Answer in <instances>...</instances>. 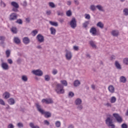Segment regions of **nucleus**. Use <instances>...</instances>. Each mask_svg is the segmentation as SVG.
<instances>
[{"instance_id":"1","label":"nucleus","mask_w":128,"mask_h":128,"mask_svg":"<svg viewBox=\"0 0 128 128\" xmlns=\"http://www.w3.org/2000/svg\"><path fill=\"white\" fill-rule=\"evenodd\" d=\"M35 105L37 108V110L39 112L40 114H44L45 118H50V116H52V113L48 112H44V110L42 108V106L40 104V103H36Z\"/></svg>"},{"instance_id":"2","label":"nucleus","mask_w":128,"mask_h":128,"mask_svg":"<svg viewBox=\"0 0 128 128\" xmlns=\"http://www.w3.org/2000/svg\"><path fill=\"white\" fill-rule=\"evenodd\" d=\"M54 90L58 94H64V86L60 84H56Z\"/></svg>"},{"instance_id":"3","label":"nucleus","mask_w":128,"mask_h":128,"mask_svg":"<svg viewBox=\"0 0 128 128\" xmlns=\"http://www.w3.org/2000/svg\"><path fill=\"white\" fill-rule=\"evenodd\" d=\"M105 122L109 128H116V125L114 124V122L112 121V118L110 116H108L105 120Z\"/></svg>"},{"instance_id":"4","label":"nucleus","mask_w":128,"mask_h":128,"mask_svg":"<svg viewBox=\"0 0 128 128\" xmlns=\"http://www.w3.org/2000/svg\"><path fill=\"white\" fill-rule=\"evenodd\" d=\"M70 24L72 28H76V20L75 18H72L70 22Z\"/></svg>"},{"instance_id":"5","label":"nucleus","mask_w":128,"mask_h":128,"mask_svg":"<svg viewBox=\"0 0 128 128\" xmlns=\"http://www.w3.org/2000/svg\"><path fill=\"white\" fill-rule=\"evenodd\" d=\"M32 72L34 74H35V76H42L44 74L42 71L40 70H32Z\"/></svg>"},{"instance_id":"6","label":"nucleus","mask_w":128,"mask_h":128,"mask_svg":"<svg viewBox=\"0 0 128 128\" xmlns=\"http://www.w3.org/2000/svg\"><path fill=\"white\" fill-rule=\"evenodd\" d=\"M113 116L115 118L116 120H117L118 122H122V118L120 116V114L116 113L113 114Z\"/></svg>"},{"instance_id":"7","label":"nucleus","mask_w":128,"mask_h":128,"mask_svg":"<svg viewBox=\"0 0 128 128\" xmlns=\"http://www.w3.org/2000/svg\"><path fill=\"white\" fill-rule=\"evenodd\" d=\"M36 40H38V42H44V37L41 34H38L36 37Z\"/></svg>"},{"instance_id":"8","label":"nucleus","mask_w":128,"mask_h":128,"mask_svg":"<svg viewBox=\"0 0 128 128\" xmlns=\"http://www.w3.org/2000/svg\"><path fill=\"white\" fill-rule=\"evenodd\" d=\"M66 56L68 60H72V52H70V51L66 50Z\"/></svg>"},{"instance_id":"9","label":"nucleus","mask_w":128,"mask_h":128,"mask_svg":"<svg viewBox=\"0 0 128 128\" xmlns=\"http://www.w3.org/2000/svg\"><path fill=\"white\" fill-rule=\"evenodd\" d=\"M42 104H52L53 102L52 100L50 98H44L42 100Z\"/></svg>"},{"instance_id":"10","label":"nucleus","mask_w":128,"mask_h":128,"mask_svg":"<svg viewBox=\"0 0 128 128\" xmlns=\"http://www.w3.org/2000/svg\"><path fill=\"white\" fill-rule=\"evenodd\" d=\"M18 19V16L16 13H12L10 14L9 17L10 20H16Z\"/></svg>"},{"instance_id":"11","label":"nucleus","mask_w":128,"mask_h":128,"mask_svg":"<svg viewBox=\"0 0 128 128\" xmlns=\"http://www.w3.org/2000/svg\"><path fill=\"white\" fill-rule=\"evenodd\" d=\"M1 67L2 68L3 70H8V68H10L8 66V64L4 62L2 64Z\"/></svg>"},{"instance_id":"12","label":"nucleus","mask_w":128,"mask_h":128,"mask_svg":"<svg viewBox=\"0 0 128 128\" xmlns=\"http://www.w3.org/2000/svg\"><path fill=\"white\" fill-rule=\"evenodd\" d=\"M22 42L24 44H28L30 42V40L28 37H24L22 39Z\"/></svg>"},{"instance_id":"13","label":"nucleus","mask_w":128,"mask_h":128,"mask_svg":"<svg viewBox=\"0 0 128 128\" xmlns=\"http://www.w3.org/2000/svg\"><path fill=\"white\" fill-rule=\"evenodd\" d=\"M90 34H92L93 36H96V28L94 27H92L90 29Z\"/></svg>"},{"instance_id":"14","label":"nucleus","mask_w":128,"mask_h":128,"mask_svg":"<svg viewBox=\"0 0 128 128\" xmlns=\"http://www.w3.org/2000/svg\"><path fill=\"white\" fill-rule=\"evenodd\" d=\"M74 102L76 106H80L82 104V99L78 98Z\"/></svg>"},{"instance_id":"15","label":"nucleus","mask_w":128,"mask_h":128,"mask_svg":"<svg viewBox=\"0 0 128 128\" xmlns=\"http://www.w3.org/2000/svg\"><path fill=\"white\" fill-rule=\"evenodd\" d=\"M8 104L10 106H12L14 104H16V101L14 98H10L9 100H8Z\"/></svg>"},{"instance_id":"16","label":"nucleus","mask_w":128,"mask_h":128,"mask_svg":"<svg viewBox=\"0 0 128 128\" xmlns=\"http://www.w3.org/2000/svg\"><path fill=\"white\" fill-rule=\"evenodd\" d=\"M14 41L16 44H20V40L18 37H14Z\"/></svg>"},{"instance_id":"17","label":"nucleus","mask_w":128,"mask_h":128,"mask_svg":"<svg viewBox=\"0 0 128 128\" xmlns=\"http://www.w3.org/2000/svg\"><path fill=\"white\" fill-rule=\"evenodd\" d=\"M108 90L111 94H114V86L112 85L108 86Z\"/></svg>"},{"instance_id":"18","label":"nucleus","mask_w":128,"mask_h":128,"mask_svg":"<svg viewBox=\"0 0 128 128\" xmlns=\"http://www.w3.org/2000/svg\"><path fill=\"white\" fill-rule=\"evenodd\" d=\"M115 66L117 70L122 69V66H120V62H118V61L115 62Z\"/></svg>"},{"instance_id":"19","label":"nucleus","mask_w":128,"mask_h":128,"mask_svg":"<svg viewBox=\"0 0 128 128\" xmlns=\"http://www.w3.org/2000/svg\"><path fill=\"white\" fill-rule=\"evenodd\" d=\"M3 96H4V98L8 100V98H10V92H6L4 93Z\"/></svg>"},{"instance_id":"20","label":"nucleus","mask_w":128,"mask_h":128,"mask_svg":"<svg viewBox=\"0 0 128 128\" xmlns=\"http://www.w3.org/2000/svg\"><path fill=\"white\" fill-rule=\"evenodd\" d=\"M80 80H76L75 81H74V86H80Z\"/></svg>"},{"instance_id":"21","label":"nucleus","mask_w":128,"mask_h":128,"mask_svg":"<svg viewBox=\"0 0 128 128\" xmlns=\"http://www.w3.org/2000/svg\"><path fill=\"white\" fill-rule=\"evenodd\" d=\"M11 6H14V8H20V6L18 5V4L16 2H11Z\"/></svg>"},{"instance_id":"22","label":"nucleus","mask_w":128,"mask_h":128,"mask_svg":"<svg viewBox=\"0 0 128 128\" xmlns=\"http://www.w3.org/2000/svg\"><path fill=\"white\" fill-rule=\"evenodd\" d=\"M50 31L51 34H53V36H54V34H56V28H54V27H51L50 28Z\"/></svg>"},{"instance_id":"23","label":"nucleus","mask_w":128,"mask_h":128,"mask_svg":"<svg viewBox=\"0 0 128 128\" xmlns=\"http://www.w3.org/2000/svg\"><path fill=\"white\" fill-rule=\"evenodd\" d=\"M120 82L124 83L126 82V77L122 76L120 77Z\"/></svg>"},{"instance_id":"24","label":"nucleus","mask_w":128,"mask_h":128,"mask_svg":"<svg viewBox=\"0 0 128 128\" xmlns=\"http://www.w3.org/2000/svg\"><path fill=\"white\" fill-rule=\"evenodd\" d=\"M49 24H50L51 26H58V24L57 22H54L52 21H50Z\"/></svg>"},{"instance_id":"25","label":"nucleus","mask_w":128,"mask_h":128,"mask_svg":"<svg viewBox=\"0 0 128 128\" xmlns=\"http://www.w3.org/2000/svg\"><path fill=\"white\" fill-rule=\"evenodd\" d=\"M112 34L113 36H118V32L116 30H112Z\"/></svg>"},{"instance_id":"26","label":"nucleus","mask_w":128,"mask_h":128,"mask_svg":"<svg viewBox=\"0 0 128 128\" xmlns=\"http://www.w3.org/2000/svg\"><path fill=\"white\" fill-rule=\"evenodd\" d=\"M96 8L98 10H100V12H104V8L100 6V5H97L96 6Z\"/></svg>"},{"instance_id":"27","label":"nucleus","mask_w":128,"mask_h":128,"mask_svg":"<svg viewBox=\"0 0 128 128\" xmlns=\"http://www.w3.org/2000/svg\"><path fill=\"white\" fill-rule=\"evenodd\" d=\"M29 126L31 128H40V126H34V124L32 122H30Z\"/></svg>"},{"instance_id":"28","label":"nucleus","mask_w":128,"mask_h":128,"mask_svg":"<svg viewBox=\"0 0 128 128\" xmlns=\"http://www.w3.org/2000/svg\"><path fill=\"white\" fill-rule=\"evenodd\" d=\"M90 24V21H86L84 24H83V28H88V26Z\"/></svg>"},{"instance_id":"29","label":"nucleus","mask_w":128,"mask_h":128,"mask_svg":"<svg viewBox=\"0 0 128 128\" xmlns=\"http://www.w3.org/2000/svg\"><path fill=\"white\" fill-rule=\"evenodd\" d=\"M0 6L2 8H4L6 6V3H4L2 0H0Z\"/></svg>"},{"instance_id":"30","label":"nucleus","mask_w":128,"mask_h":128,"mask_svg":"<svg viewBox=\"0 0 128 128\" xmlns=\"http://www.w3.org/2000/svg\"><path fill=\"white\" fill-rule=\"evenodd\" d=\"M11 30L13 34H18V28L16 27H12L11 28Z\"/></svg>"},{"instance_id":"31","label":"nucleus","mask_w":128,"mask_h":128,"mask_svg":"<svg viewBox=\"0 0 128 128\" xmlns=\"http://www.w3.org/2000/svg\"><path fill=\"white\" fill-rule=\"evenodd\" d=\"M44 80L46 82H50V76L48 74L45 75Z\"/></svg>"},{"instance_id":"32","label":"nucleus","mask_w":128,"mask_h":128,"mask_svg":"<svg viewBox=\"0 0 128 128\" xmlns=\"http://www.w3.org/2000/svg\"><path fill=\"white\" fill-rule=\"evenodd\" d=\"M90 10L92 12H94L96 10V6L94 5H91L90 6Z\"/></svg>"},{"instance_id":"33","label":"nucleus","mask_w":128,"mask_h":128,"mask_svg":"<svg viewBox=\"0 0 128 128\" xmlns=\"http://www.w3.org/2000/svg\"><path fill=\"white\" fill-rule=\"evenodd\" d=\"M96 26H98V28H104V24L102 22H98Z\"/></svg>"},{"instance_id":"34","label":"nucleus","mask_w":128,"mask_h":128,"mask_svg":"<svg viewBox=\"0 0 128 128\" xmlns=\"http://www.w3.org/2000/svg\"><path fill=\"white\" fill-rule=\"evenodd\" d=\"M90 44L93 48H96V46L94 42L92 41L90 42Z\"/></svg>"},{"instance_id":"35","label":"nucleus","mask_w":128,"mask_h":128,"mask_svg":"<svg viewBox=\"0 0 128 128\" xmlns=\"http://www.w3.org/2000/svg\"><path fill=\"white\" fill-rule=\"evenodd\" d=\"M68 98H74V93L72 92H70L68 94Z\"/></svg>"},{"instance_id":"36","label":"nucleus","mask_w":128,"mask_h":128,"mask_svg":"<svg viewBox=\"0 0 128 128\" xmlns=\"http://www.w3.org/2000/svg\"><path fill=\"white\" fill-rule=\"evenodd\" d=\"M123 62H124V64L128 66V58H124L123 60Z\"/></svg>"},{"instance_id":"37","label":"nucleus","mask_w":128,"mask_h":128,"mask_svg":"<svg viewBox=\"0 0 128 128\" xmlns=\"http://www.w3.org/2000/svg\"><path fill=\"white\" fill-rule=\"evenodd\" d=\"M22 80L23 82H28V77L24 75L22 76Z\"/></svg>"},{"instance_id":"38","label":"nucleus","mask_w":128,"mask_h":128,"mask_svg":"<svg viewBox=\"0 0 128 128\" xmlns=\"http://www.w3.org/2000/svg\"><path fill=\"white\" fill-rule=\"evenodd\" d=\"M116 102V97L114 96H112V98H111V100H110V102L112 104H114V102Z\"/></svg>"},{"instance_id":"39","label":"nucleus","mask_w":128,"mask_h":128,"mask_svg":"<svg viewBox=\"0 0 128 128\" xmlns=\"http://www.w3.org/2000/svg\"><path fill=\"white\" fill-rule=\"evenodd\" d=\"M61 82L63 86H68V82H66V80H62Z\"/></svg>"},{"instance_id":"40","label":"nucleus","mask_w":128,"mask_h":128,"mask_svg":"<svg viewBox=\"0 0 128 128\" xmlns=\"http://www.w3.org/2000/svg\"><path fill=\"white\" fill-rule=\"evenodd\" d=\"M16 24H22V19H18L16 21Z\"/></svg>"},{"instance_id":"41","label":"nucleus","mask_w":128,"mask_h":128,"mask_svg":"<svg viewBox=\"0 0 128 128\" xmlns=\"http://www.w3.org/2000/svg\"><path fill=\"white\" fill-rule=\"evenodd\" d=\"M124 16H128V8H125L123 10Z\"/></svg>"},{"instance_id":"42","label":"nucleus","mask_w":128,"mask_h":128,"mask_svg":"<svg viewBox=\"0 0 128 128\" xmlns=\"http://www.w3.org/2000/svg\"><path fill=\"white\" fill-rule=\"evenodd\" d=\"M49 6H50V8H56V5L52 2H49Z\"/></svg>"},{"instance_id":"43","label":"nucleus","mask_w":128,"mask_h":128,"mask_svg":"<svg viewBox=\"0 0 128 128\" xmlns=\"http://www.w3.org/2000/svg\"><path fill=\"white\" fill-rule=\"evenodd\" d=\"M56 128H60V122L56 121L55 123Z\"/></svg>"},{"instance_id":"44","label":"nucleus","mask_w":128,"mask_h":128,"mask_svg":"<svg viewBox=\"0 0 128 128\" xmlns=\"http://www.w3.org/2000/svg\"><path fill=\"white\" fill-rule=\"evenodd\" d=\"M32 36H36V34H38V30H34L32 32Z\"/></svg>"},{"instance_id":"45","label":"nucleus","mask_w":128,"mask_h":128,"mask_svg":"<svg viewBox=\"0 0 128 128\" xmlns=\"http://www.w3.org/2000/svg\"><path fill=\"white\" fill-rule=\"evenodd\" d=\"M66 14L67 16H72V11L70 10H69L66 12Z\"/></svg>"},{"instance_id":"46","label":"nucleus","mask_w":128,"mask_h":128,"mask_svg":"<svg viewBox=\"0 0 128 128\" xmlns=\"http://www.w3.org/2000/svg\"><path fill=\"white\" fill-rule=\"evenodd\" d=\"M82 108H84V107L82 105H78V106H77V110H82Z\"/></svg>"},{"instance_id":"47","label":"nucleus","mask_w":128,"mask_h":128,"mask_svg":"<svg viewBox=\"0 0 128 128\" xmlns=\"http://www.w3.org/2000/svg\"><path fill=\"white\" fill-rule=\"evenodd\" d=\"M0 104H2V106H6L4 101V100L2 98H0Z\"/></svg>"},{"instance_id":"48","label":"nucleus","mask_w":128,"mask_h":128,"mask_svg":"<svg viewBox=\"0 0 128 128\" xmlns=\"http://www.w3.org/2000/svg\"><path fill=\"white\" fill-rule=\"evenodd\" d=\"M6 55L7 58L10 57V50H7L6 51Z\"/></svg>"},{"instance_id":"49","label":"nucleus","mask_w":128,"mask_h":128,"mask_svg":"<svg viewBox=\"0 0 128 128\" xmlns=\"http://www.w3.org/2000/svg\"><path fill=\"white\" fill-rule=\"evenodd\" d=\"M18 128H24V124L22 122H18L17 124Z\"/></svg>"},{"instance_id":"50","label":"nucleus","mask_w":128,"mask_h":128,"mask_svg":"<svg viewBox=\"0 0 128 128\" xmlns=\"http://www.w3.org/2000/svg\"><path fill=\"white\" fill-rule=\"evenodd\" d=\"M58 16H63L64 12L60 11H57Z\"/></svg>"},{"instance_id":"51","label":"nucleus","mask_w":128,"mask_h":128,"mask_svg":"<svg viewBox=\"0 0 128 128\" xmlns=\"http://www.w3.org/2000/svg\"><path fill=\"white\" fill-rule=\"evenodd\" d=\"M18 8H16V7H14L12 8V12H18Z\"/></svg>"},{"instance_id":"52","label":"nucleus","mask_w":128,"mask_h":128,"mask_svg":"<svg viewBox=\"0 0 128 128\" xmlns=\"http://www.w3.org/2000/svg\"><path fill=\"white\" fill-rule=\"evenodd\" d=\"M52 74L54 76H56V74H58V70L56 69H54L52 72Z\"/></svg>"},{"instance_id":"53","label":"nucleus","mask_w":128,"mask_h":128,"mask_svg":"<svg viewBox=\"0 0 128 128\" xmlns=\"http://www.w3.org/2000/svg\"><path fill=\"white\" fill-rule=\"evenodd\" d=\"M0 40H1V42H4V40H6V37L4 36H0Z\"/></svg>"},{"instance_id":"54","label":"nucleus","mask_w":128,"mask_h":128,"mask_svg":"<svg viewBox=\"0 0 128 128\" xmlns=\"http://www.w3.org/2000/svg\"><path fill=\"white\" fill-rule=\"evenodd\" d=\"M85 18L86 20H90V16L89 14H85Z\"/></svg>"},{"instance_id":"55","label":"nucleus","mask_w":128,"mask_h":128,"mask_svg":"<svg viewBox=\"0 0 128 128\" xmlns=\"http://www.w3.org/2000/svg\"><path fill=\"white\" fill-rule=\"evenodd\" d=\"M8 128H14V126L12 124H10L8 126Z\"/></svg>"},{"instance_id":"56","label":"nucleus","mask_w":128,"mask_h":128,"mask_svg":"<svg viewBox=\"0 0 128 128\" xmlns=\"http://www.w3.org/2000/svg\"><path fill=\"white\" fill-rule=\"evenodd\" d=\"M122 128H128V125L126 124H122Z\"/></svg>"},{"instance_id":"57","label":"nucleus","mask_w":128,"mask_h":128,"mask_svg":"<svg viewBox=\"0 0 128 128\" xmlns=\"http://www.w3.org/2000/svg\"><path fill=\"white\" fill-rule=\"evenodd\" d=\"M44 124H46V126H50V122H48V120H44Z\"/></svg>"},{"instance_id":"58","label":"nucleus","mask_w":128,"mask_h":128,"mask_svg":"<svg viewBox=\"0 0 128 128\" xmlns=\"http://www.w3.org/2000/svg\"><path fill=\"white\" fill-rule=\"evenodd\" d=\"M74 2L76 6H78V4H80V2L78 0H74Z\"/></svg>"},{"instance_id":"59","label":"nucleus","mask_w":128,"mask_h":128,"mask_svg":"<svg viewBox=\"0 0 128 128\" xmlns=\"http://www.w3.org/2000/svg\"><path fill=\"white\" fill-rule=\"evenodd\" d=\"M8 62L10 64H12V59H8Z\"/></svg>"},{"instance_id":"60","label":"nucleus","mask_w":128,"mask_h":128,"mask_svg":"<svg viewBox=\"0 0 128 128\" xmlns=\"http://www.w3.org/2000/svg\"><path fill=\"white\" fill-rule=\"evenodd\" d=\"M22 6H28V2L26 1L25 0Z\"/></svg>"},{"instance_id":"61","label":"nucleus","mask_w":128,"mask_h":128,"mask_svg":"<svg viewBox=\"0 0 128 128\" xmlns=\"http://www.w3.org/2000/svg\"><path fill=\"white\" fill-rule=\"evenodd\" d=\"M46 14L48 16H50V14H52V12L50 10L46 11Z\"/></svg>"},{"instance_id":"62","label":"nucleus","mask_w":128,"mask_h":128,"mask_svg":"<svg viewBox=\"0 0 128 128\" xmlns=\"http://www.w3.org/2000/svg\"><path fill=\"white\" fill-rule=\"evenodd\" d=\"M74 50H78V46H74Z\"/></svg>"},{"instance_id":"63","label":"nucleus","mask_w":128,"mask_h":128,"mask_svg":"<svg viewBox=\"0 0 128 128\" xmlns=\"http://www.w3.org/2000/svg\"><path fill=\"white\" fill-rule=\"evenodd\" d=\"M91 88H92L94 90H96V85H94V84H92V85L91 86Z\"/></svg>"},{"instance_id":"64","label":"nucleus","mask_w":128,"mask_h":128,"mask_svg":"<svg viewBox=\"0 0 128 128\" xmlns=\"http://www.w3.org/2000/svg\"><path fill=\"white\" fill-rule=\"evenodd\" d=\"M21 62H22V59H20V58H18L17 60V63L18 64H20Z\"/></svg>"}]
</instances>
